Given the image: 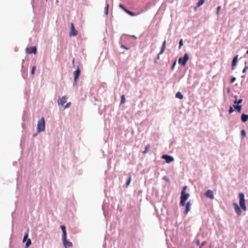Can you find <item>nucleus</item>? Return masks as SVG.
<instances>
[{
  "instance_id": "nucleus-35",
  "label": "nucleus",
  "mask_w": 248,
  "mask_h": 248,
  "mask_svg": "<svg viewBox=\"0 0 248 248\" xmlns=\"http://www.w3.org/2000/svg\"><path fill=\"white\" fill-rule=\"evenodd\" d=\"M29 235V229L27 230L26 232L25 233L24 237L26 238H28Z\"/></svg>"
},
{
  "instance_id": "nucleus-52",
  "label": "nucleus",
  "mask_w": 248,
  "mask_h": 248,
  "mask_svg": "<svg viewBox=\"0 0 248 248\" xmlns=\"http://www.w3.org/2000/svg\"><path fill=\"white\" fill-rule=\"evenodd\" d=\"M246 53L248 55V50L247 51Z\"/></svg>"
},
{
  "instance_id": "nucleus-47",
  "label": "nucleus",
  "mask_w": 248,
  "mask_h": 248,
  "mask_svg": "<svg viewBox=\"0 0 248 248\" xmlns=\"http://www.w3.org/2000/svg\"><path fill=\"white\" fill-rule=\"evenodd\" d=\"M205 243H206L205 241L202 242V243L201 245V246H203L205 244Z\"/></svg>"
},
{
  "instance_id": "nucleus-27",
  "label": "nucleus",
  "mask_w": 248,
  "mask_h": 248,
  "mask_svg": "<svg viewBox=\"0 0 248 248\" xmlns=\"http://www.w3.org/2000/svg\"><path fill=\"white\" fill-rule=\"evenodd\" d=\"M62 239H64L65 240V239L66 238V231H62Z\"/></svg>"
},
{
  "instance_id": "nucleus-36",
  "label": "nucleus",
  "mask_w": 248,
  "mask_h": 248,
  "mask_svg": "<svg viewBox=\"0 0 248 248\" xmlns=\"http://www.w3.org/2000/svg\"><path fill=\"white\" fill-rule=\"evenodd\" d=\"M220 9H221V6H217V14H218V13H219V12L220 11Z\"/></svg>"
},
{
  "instance_id": "nucleus-12",
  "label": "nucleus",
  "mask_w": 248,
  "mask_h": 248,
  "mask_svg": "<svg viewBox=\"0 0 248 248\" xmlns=\"http://www.w3.org/2000/svg\"><path fill=\"white\" fill-rule=\"evenodd\" d=\"M238 55H236L232 59V70L234 69V67L236 65L237 61H238Z\"/></svg>"
},
{
  "instance_id": "nucleus-20",
  "label": "nucleus",
  "mask_w": 248,
  "mask_h": 248,
  "mask_svg": "<svg viewBox=\"0 0 248 248\" xmlns=\"http://www.w3.org/2000/svg\"><path fill=\"white\" fill-rule=\"evenodd\" d=\"M31 244V241L30 239H28L25 244V248H28Z\"/></svg>"
},
{
  "instance_id": "nucleus-1",
  "label": "nucleus",
  "mask_w": 248,
  "mask_h": 248,
  "mask_svg": "<svg viewBox=\"0 0 248 248\" xmlns=\"http://www.w3.org/2000/svg\"><path fill=\"white\" fill-rule=\"evenodd\" d=\"M45 120L44 117H43L38 121L36 131L37 133H40L45 131Z\"/></svg>"
},
{
  "instance_id": "nucleus-6",
  "label": "nucleus",
  "mask_w": 248,
  "mask_h": 248,
  "mask_svg": "<svg viewBox=\"0 0 248 248\" xmlns=\"http://www.w3.org/2000/svg\"><path fill=\"white\" fill-rule=\"evenodd\" d=\"M78 34V31L75 29L74 24L71 23V31L69 33L70 36H75Z\"/></svg>"
},
{
  "instance_id": "nucleus-18",
  "label": "nucleus",
  "mask_w": 248,
  "mask_h": 248,
  "mask_svg": "<svg viewBox=\"0 0 248 248\" xmlns=\"http://www.w3.org/2000/svg\"><path fill=\"white\" fill-rule=\"evenodd\" d=\"M175 97L177 98H179L180 99H182L184 97L183 95L182 94V93L180 92H178L175 95Z\"/></svg>"
},
{
  "instance_id": "nucleus-42",
  "label": "nucleus",
  "mask_w": 248,
  "mask_h": 248,
  "mask_svg": "<svg viewBox=\"0 0 248 248\" xmlns=\"http://www.w3.org/2000/svg\"><path fill=\"white\" fill-rule=\"evenodd\" d=\"M233 103L234 104H236V105H239L238 103V101H237V99H236L233 102Z\"/></svg>"
},
{
  "instance_id": "nucleus-7",
  "label": "nucleus",
  "mask_w": 248,
  "mask_h": 248,
  "mask_svg": "<svg viewBox=\"0 0 248 248\" xmlns=\"http://www.w3.org/2000/svg\"><path fill=\"white\" fill-rule=\"evenodd\" d=\"M26 53L28 54H31L33 53L34 54L36 53L37 50L36 47L31 46L30 47H27L26 49Z\"/></svg>"
},
{
  "instance_id": "nucleus-53",
  "label": "nucleus",
  "mask_w": 248,
  "mask_h": 248,
  "mask_svg": "<svg viewBox=\"0 0 248 248\" xmlns=\"http://www.w3.org/2000/svg\"><path fill=\"white\" fill-rule=\"evenodd\" d=\"M74 61H75V60H74V59L73 60V63L74 62Z\"/></svg>"
},
{
  "instance_id": "nucleus-50",
  "label": "nucleus",
  "mask_w": 248,
  "mask_h": 248,
  "mask_svg": "<svg viewBox=\"0 0 248 248\" xmlns=\"http://www.w3.org/2000/svg\"><path fill=\"white\" fill-rule=\"evenodd\" d=\"M230 92V88H229V89H228V90H227V92H228V93H229Z\"/></svg>"
},
{
  "instance_id": "nucleus-8",
  "label": "nucleus",
  "mask_w": 248,
  "mask_h": 248,
  "mask_svg": "<svg viewBox=\"0 0 248 248\" xmlns=\"http://www.w3.org/2000/svg\"><path fill=\"white\" fill-rule=\"evenodd\" d=\"M162 158L164 159L166 162L167 163H170L174 160V158L172 156L167 155H163Z\"/></svg>"
},
{
  "instance_id": "nucleus-48",
  "label": "nucleus",
  "mask_w": 248,
  "mask_h": 248,
  "mask_svg": "<svg viewBox=\"0 0 248 248\" xmlns=\"http://www.w3.org/2000/svg\"><path fill=\"white\" fill-rule=\"evenodd\" d=\"M27 238L24 237L23 239V242H24L27 241Z\"/></svg>"
},
{
  "instance_id": "nucleus-44",
  "label": "nucleus",
  "mask_w": 248,
  "mask_h": 248,
  "mask_svg": "<svg viewBox=\"0 0 248 248\" xmlns=\"http://www.w3.org/2000/svg\"><path fill=\"white\" fill-rule=\"evenodd\" d=\"M196 244L197 246H200V240H198L197 241H196Z\"/></svg>"
},
{
  "instance_id": "nucleus-21",
  "label": "nucleus",
  "mask_w": 248,
  "mask_h": 248,
  "mask_svg": "<svg viewBox=\"0 0 248 248\" xmlns=\"http://www.w3.org/2000/svg\"><path fill=\"white\" fill-rule=\"evenodd\" d=\"M149 149H150V144H148L145 146V150H144V151H143L142 152V153L144 154L147 153L149 151Z\"/></svg>"
},
{
  "instance_id": "nucleus-30",
  "label": "nucleus",
  "mask_w": 248,
  "mask_h": 248,
  "mask_svg": "<svg viewBox=\"0 0 248 248\" xmlns=\"http://www.w3.org/2000/svg\"><path fill=\"white\" fill-rule=\"evenodd\" d=\"M233 111H234V109L233 108L232 106H230L229 108V114L232 113Z\"/></svg>"
},
{
  "instance_id": "nucleus-34",
  "label": "nucleus",
  "mask_w": 248,
  "mask_h": 248,
  "mask_svg": "<svg viewBox=\"0 0 248 248\" xmlns=\"http://www.w3.org/2000/svg\"><path fill=\"white\" fill-rule=\"evenodd\" d=\"M236 80V78L235 77H232L230 80V82L231 83H233Z\"/></svg>"
},
{
  "instance_id": "nucleus-29",
  "label": "nucleus",
  "mask_w": 248,
  "mask_h": 248,
  "mask_svg": "<svg viewBox=\"0 0 248 248\" xmlns=\"http://www.w3.org/2000/svg\"><path fill=\"white\" fill-rule=\"evenodd\" d=\"M179 48H180L181 47L183 46V40L182 39H181L180 41H179Z\"/></svg>"
},
{
  "instance_id": "nucleus-17",
  "label": "nucleus",
  "mask_w": 248,
  "mask_h": 248,
  "mask_svg": "<svg viewBox=\"0 0 248 248\" xmlns=\"http://www.w3.org/2000/svg\"><path fill=\"white\" fill-rule=\"evenodd\" d=\"M233 108L235 109L236 111L238 112H240L242 109V106L240 105H233Z\"/></svg>"
},
{
  "instance_id": "nucleus-37",
  "label": "nucleus",
  "mask_w": 248,
  "mask_h": 248,
  "mask_svg": "<svg viewBox=\"0 0 248 248\" xmlns=\"http://www.w3.org/2000/svg\"><path fill=\"white\" fill-rule=\"evenodd\" d=\"M119 7L124 11V9H126V8L124 7V6L122 4H119Z\"/></svg>"
},
{
  "instance_id": "nucleus-46",
  "label": "nucleus",
  "mask_w": 248,
  "mask_h": 248,
  "mask_svg": "<svg viewBox=\"0 0 248 248\" xmlns=\"http://www.w3.org/2000/svg\"><path fill=\"white\" fill-rule=\"evenodd\" d=\"M38 133L37 132L36 133H34L33 134V137H35L36 136H37V135H38Z\"/></svg>"
},
{
  "instance_id": "nucleus-54",
  "label": "nucleus",
  "mask_w": 248,
  "mask_h": 248,
  "mask_svg": "<svg viewBox=\"0 0 248 248\" xmlns=\"http://www.w3.org/2000/svg\"><path fill=\"white\" fill-rule=\"evenodd\" d=\"M244 77H245V76H242V78H244Z\"/></svg>"
},
{
  "instance_id": "nucleus-40",
  "label": "nucleus",
  "mask_w": 248,
  "mask_h": 248,
  "mask_svg": "<svg viewBox=\"0 0 248 248\" xmlns=\"http://www.w3.org/2000/svg\"><path fill=\"white\" fill-rule=\"evenodd\" d=\"M77 79H76L75 78H74L73 85H75L77 84Z\"/></svg>"
},
{
  "instance_id": "nucleus-9",
  "label": "nucleus",
  "mask_w": 248,
  "mask_h": 248,
  "mask_svg": "<svg viewBox=\"0 0 248 248\" xmlns=\"http://www.w3.org/2000/svg\"><path fill=\"white\" fill-rule=\"evenodd\" d=\"M67 97L66 96H63L62 98H59L58 100V104L62 106H64V104L66 102Z\"/></svg>"
},
{
  "instance_id": "nucleus-25",
  "label": "nucleus",
  "mask_w": 248,
  "mask_h": 248,
  "mask_svg": "<svg viewBox=\"0 0 248 248\" xmlns=\"http://www.w3.org/2000/svg\"><path fill=\"white\" fill-rule=\"evenodd\" d=\"M160 59V55L159 54H157V55L155 57L154 59V62L156 64L157 63V61Z\"/></svg>"
},
{
  "instance_id": "nucleus-51",
  "label": "nucleus",
  "mask_w": 248,
  "mask_h": 248,
  "mask_svg": "<svg viewBox=\"0 0 248 248\" xmlns=\"http://www.w3.org/2000/svg\"><path fill=\"white\" fill-rule=\"evenodd\" d=\"M24 62V60H22V65L23 66V63Z\"/></svg>"
},
{
  "instance_id": "nucleus-39",
  "label": "nucleus",
  "mask_w": 248,
  "mask_h": 248,
  "mask_svg": "<svg viewBox=\"0 0 248 248\" xmlns=\"http://www.w3.org/2000/svg\"><path fill=\"white\" fill-rule=\"evenodd\" d=\"M60 228L62 231H66V228L64 225H61Z\"/></svg>"
},
{
  "instance_id": "nucleus-14",
  "label": "nucleus",
  "mask_w": 248,
  "mask_h": 248,
  "mask_svg": "<svg viewBox=\"0 0 248 248\" xmlns=\"http://www.w3.org/2000/svg\"><path fill=\"white\" fill-rule=\"evenodd\" d=\"M80 74V71L79 68H78L74 71V78H75L76 79H78L79 78Z\"/></svg>"
},
{
  "instance_id": "nucleus-4",
  "label": "nucleus",
  "mask_w": 248,
  "mask_h": 248,
  "mask_svg": "<svg viewBox=\"0 0 248 248\" xmlns=\"http://www.w3.org/2000/svg\"><path fill=\"white\" fill-rule=\"evenodd\" d=\"M188 59V55L187 53H185L183 57H181L179 59L178 62L184 66L186 65Z\"/></svg>"
},
{
  "instance_id": "nucleus-33",
  "label": "nucleus",
  "mask_w": 248,
  "mask_h": 248,
  "mask_svg": "<svg viewBox=\"0 0 248 248\" xmlns=\"http://www.w3.org/2000/svg\"><path fill=\"white\" fill-rule=\"evenodd\" d=\"M165 47H161V50H160V51L159 52V53H158V54H159V55H161V54H162L164 52V50H165Z\"/></svg>"
},
{
  "instance_id": "nucleus-31",
  "label": "nucleus",
  "mask_w": 248,
  "mask_h": 248,
  "mask_svg": "<svg viewBox=\"0 0 248 248\" xmlns=\"http://www.w3.org/2000/svg\"><path fill=\"white\" fill-rule=\"evenodd\" d=\"M35 69H36L35 66H34L32 67L31 71V73L32 75H33L34 74Z\"/></svg>"
},
{
  "instance_id": "nucleus-2",
  "label": "nucleus",
  "mask_w": 248,
  "mask_h": 248,
  "mask_svg": "<svg viewBox=\"0 0 248 248\" xmlns=\"http://www.w3.org/2000/svg\"><path fill=\"white\" fill-rule=\"evenodd\" d=\"M239 205L241 208L244 211L247 210V207L245 203V195L243 193L239 194Z\"/></svg>"
},
{
  "instance_id": "nucleus-11",
  "label": "nucleus",
  "mask_w": 248,
  "mask_h": 248,
  "mask_svg": "<svg viewBox=\"0 0 248 248\" xmlns=\"http://www.w3.org/2000/svg\"><path fill=\"white\" fill-rule=\"evenodd\" d=\"M62 241L63 246L65 248L71 247L72 246V243L69 241H68L66 238L65 239V240L62 239Z\"/></svg>"
},
{
  "instance_id": "nucleus-49",
  "label": "nucleus",
  "mask_w": 248,
  "mask_h": 248,
  "mask_svg": "<svg viewBox=\"0 0 248 248\" xmlns=\"http://www.w3.org/2000/svg\"><path fill=\"white\" fill-rule=\"evenodd\" d=\"M186 186H185L183 187V189L182 191H184V192H185V189H186Z\"/></svg>"
},
{
  "instance_id": "nucleus-23",
  "label": "nucleus",
  "mask_w": 248,
  "mask_h": 248,
  "mask_svg": "<svg viewBox=\"0 0 248 248\" xmlns=\"http://www.w3.org/2000/svg\"><path fill=\"white\" fill-rule=\"evenodd\" d=\"M125 102V97L124 95L121 96V104H123Z\"/></svg>"
},
{
  "instance_id": "nucleus-45",
  "label": "nucleus",
  "mask_w": 248,
  "mask_h": 248,
  "mask_svg": "<svg viewBox=\"0 0 248 248\" xmlns=\"http://www.w3.org/2000/svg\"><path fill=\"white\" fill-rule=\"evenodd\" d=\"M121 47L122 48H125V49L126 50H128V48L126 47V46H124V45H122L121 46Z\"/></svg>"
},
{
  "instance_id": "nucleus-41",
  "label": "nucleus",
  "mask_w": 248,
  "mask_h": 248,
  "mask_svg": "<svg viewBox=\"0 0 248 248\" xmlns=\"http://www.w3.org/2000/svg\"><path fill=\"white\" fill-rule=\"evenodd\" d=\"M166 41H164L163 43H162V47H166Z\"/></svg>"
},
{
  "instance_id": "nucleus-22",
  "label": "nucleus",
  "mask_w": 248,
  "mask_h": 248,
  "mask_svg": "<svg viewBox=\"0 0 248 248\" xmlns=\"http://www.w3.org/2000/svg\"><path fill=\"white\" fill-rule=\"evenodd\" d=\"M247 70H248V65H247V62H245V67L242 71V73H246V72Z\"/></svg>"
},
{
  "instance_id": "nucleus-24",
  "label": "nucleus",
  "mask_w": 248,
  "mask_h": 248,
  "mask_svg": "<svg viewBox=\"0 0 248 248\" xmlns=\"http://www.w3.org/2000/svg\"><path fill=\"white\" fill-rule=\"evenodd\" d=\"M108 3H107L106 7L105 8V14L106 15H108Z\"/></svg>"
},
{
  "instance_id": "nucleus-38",
  "label": "nucleus",
  "mask_w": 248,
  "mask_h": 248,
  "mask_svg": "<svg viewBox=\"0 0 248 248\" xmlns=\"http://www.w3.org/2000/svg\"><path fill=\"white\" fill-rule=\"evenodd\" d=\"M70 105H71V103H68L66 104L65 106H64V108H68L70 106Z\"/></svg>"
},
{
  "instance_id": "nucleus-3",
  "label": "nucleus",
  "mask_w": 248,
  "mask_h": 248,
  "mask_svg": "<svg viewBox=\"0 0 248 248\" xmlns=\"http://www.w3.org/2000/svg\"><path fill=\"white\" fill-rule=\"evenodd\" d=\"M189 197L188 193H186L184 191H182L181 193V200L180 205L182 206H185V202L188 199Z\"/></svg>"
},
{
  "instance_id": "nucleus-5",
  "label": "nucleus",
  "mask_w": 248,
  "mask_h": 248,
  "mask_svg": "<svg viewBox=\"0 0 248 248\" xmlns=\"http://www.w3.org/2000/svg\"><path fill=\"white\" fill-rule=\"evenodd\" d=\"M232 205L233 206L235 212L236 213L237 215L240 216L242 214V211L238 204L236 202H233Z\"/></svg>"
},
{
  "instance_id": "nucleus-26",
  "label": "nucleus",
  "mask_w": 248,
  "mask_h": 248,
  "mask_svg": "<svg viewBox=\"0 0 248 248\" xmlns=\"http://www.w3.org/2000/svg\"><path fill=\"white\" fill-rule=\"evenodd\" d=\"M241 135L242 139L246 137V132L244 130H242L241 131Z\"/></svg>"
},
{
  "instance_id": "nucleus-28",
  "label": "nucleus",
  "mask_w": 248,
  "mask_h": 248,
  "mask_svg": "<svg viewBox=\"0 0 248 248\" xmlns=\"http://www.w3.org/2000/svg\"><path fill=\"white\" fill-rule=\"evenodd\" d=\"M131 182V176H129L128 179L127 180L126 183V186H127Z\"/></svg>"
},
{
  "instance_id": "nucleus-15",
  "label": "nucleus",
  "mask_w": 248,
  "mask_h": 248,
  "mask_svg": "<svg viewBox=\"0 0 248 248\" xmlns=\"http://www.w3.org/2000/svg\"><path fill=\"white\" fill-rule=\"evenodd\" d=\"M241 119L243 123L246 122L248 120V115L242 113L241 116Z\"/></svg>"
},
{
  "instance_id": "nucleus-19",
  "label": "nucleus",
  "mask_w": 248,
  "mask_h": 248,
  "mask_svg": "<svg viewBox=\"0 0 248 248\" xmlns=\"http://www.w3.org/2000/svg\"><path fill=\"white\" fill-rule=\"evenodd\" d=\"M204 1L205 0H199L196 4L195 8H198L200 7L201 5H202L203 4Z\"/></svg>"
},
{
  "instance_id": "nucleus-32",
  "label": "nucleus",
  "mask_w": 248,
  "mask_h": 248,
  "mask_svg": "<svg viewBox=\"0 0 248 248\" xmlns=\"http://www.w3.org/2000/svg\"><path fill=\"white\" fill-rule=\"evenodd\" d=\"M176 60H175V61L173 62V64H172V66H171V69L172 70L174 68V67H175V65H176Z\"/></svg>"
},
{
  "instance_id": "nucleus-16",
  "label": "nucleus",
  "mask_w": 248,
  "mask_h": 248,
  "mask_svg": "<svg viewBox=\"0 0 248 248\" xmlns=\"http://www.w3.org/2000/svg\"><path fill=\"white\" fill-rule=\"evenodd\" d=\"M124 12L126 13H127V14H128L129 15L132 16H138L139 14V13L135 14L133 12H131V11H130L127 9H124Z\"/></svg>"
},
{
  "instance_id": "nucleus-10",
  "label": "nucleus",
  "mask_w": 248,
  "mask_h": 248,
  "mask_svg": "<svg viewBox=\"0 0 248 248\" xmlns=\"http://www.w3.org/2000/svg\"><path fill=\"white\" fill-rule=\"evenodd\" d=\"M205 196L210 199H213L214 198L213 191L211 190H208L205 193Z\"/></svg>"
},
{
  "instance_id": "nucleus-13",
  "label": "nucleus",
  "mask_w": 248,
  "mask_h": 248,
  "mask_svg": "<svg viewBox=\"0 0 248 248\" xmlns=\"http://www.w3.org/2000/svg\"><path fill=\"white\" fill-rule=\"evenodd\" d=\"M185 205H186V209L184 211V213L186 215L190 209L191 203L189 201V202H187L186 204H185Z\"/></svg>"
},
{
  "instance_id": "nucleus-43",
  "label": "nucleus",
  "mask_w": 248,
  "mask_h": 248,
  "mask_svg": "<svg viewBox=\"0 0 248 248\" xmlns=\"http://www.w3.org/2000/svg\"><path fill=\"white\" fill-rule=\"evenodd\" d=\"M237 101H238V103L239 105L240 103H241L242 102L243 100H242V99H240L238 100H237Z\"/></svg>"
}]
</instances>
